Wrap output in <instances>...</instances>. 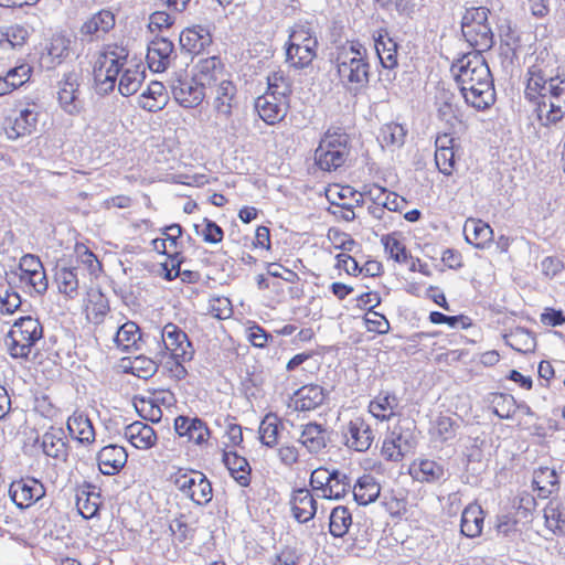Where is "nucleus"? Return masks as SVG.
<instances>
[{
    "mask_svg": "<svg viewBox=\"0 0 565 565\" xmlns=\"http://www.w3.org/2000/svg\"><path fill=\"white\" fill-rule=\"evenodd\" d=\"M451 72L468 105L486 110L495 103L493 77L482 53L463 54L452 63Z\"/></svg>",
    "mask_w": 565,
    "mask_h": 565,
    "instance_id": "f257e3e1",
    "label": "nucleus"
},
{
    "mask_svg": "<svg viewBox=\"0 0 565 565\" xmlns=\"http://www.w3.org/2000/svg\"><path fill=\"white\" fill-rule=\"evenodd\" d=\"M525 97L536 103L543 126L558 122L565 116V77L547 76L539 65L527 68Z\"/></svg>",
    "mask_w": 565,
    "mask_h": 565,
    "instance_id": "f03ea898",
    "label": "nucleus"
},
{
    "mask_svg": "<svg viewBox=\"0 0 565 565\" xmlns=\"http://www.w3.org/2000/svg\"><path fill=\"white\" fill-rule=\"evenodd\" d=\"M334 63L341 85L358 95L370 82V63L365 46L356 40L337 46Z\"/></svg>",
    "mask_w": 565,
    "mask_h": 565,
    "instance_id": "7ed1b4c3",
    "label": "nucleus"
},
{
    "mask_svg": "<svg viewBox=\"0 0 565 565\" xmlns=\"http://www.w3.org/2000/svg\"><path fill=\"white\" fill-rule=\"evenodd\" d=\"M128 58V50L124 46L107 45L100 52L95 66L94 78L99 95H107L114 90L119 73Z\"/></svg>",
    "mask_w": 565,
    "mask_h": 565,
    "instance_id": "20e7f679",
    "label": "nucleus"
},
{
    "mask_svg": "<svg viewBox=\"0 0 565 565\" xmlns=\"http://www.w3.org/2000/svg\"><path fill=\"white\" fill-rule=\"evenodd\" d=\"M43 338V326L31 316H23L14 321L7 334L10 340L9 353L14 359L28 360L32 348Z\"/></svg>",
    "mask_w": 565,
    "mask_h": 565,
    "instance_id": "39448f33",
    "label": "nucleus"
},
{
    "mask_svg": "<svg viewBox=\"0 0 565 565\" xmlns=\"http://www.w3.org/2000/svg\"><path fill=\"white\" fill-rule=\"evenodd\" d=\"M417 445L416 424L409 418H399L390 429L382 446V456L388 461H401Z\"/></svg>",
    "mask_w": 565,
    "mask_h": 565,
    "instance_id": "423d86ee",
    "label": "nucleus"
},
{
    "mask_svg": "<svg viewBox=\"0 0 565 565\" xmlns=\"http://www.w3.org/2000/svg\"><path fill=\"white\" fill-rule=\"evenodd\" d=\"M349 152V136L340 128L329 129L316 149L315 160L321 170L332 171L344 164Z\"/></svg>",
    "mask_w": 565,
    "mask_h": 565,
    "instance_id": "0eeeda50",
    "label": "nucleus"
},
{
    "mask_svg": "<svg viewBox=\"0 0 565 565\" xmlns=\"http://www.w3.org/2000/svg\"><path fill=\"white\" fill-rule=\"evenodd\" d=\"M167 84L173 99L183 108H196L206 96L202 84L185 71L173 72Z\"/></svg>",
    "mask_w": 565,
    "mask_h": 565,
    "instance_id": "6e6552de",
    "label": "nucleus"
},
{
    "mask_svg": "<svg viewBox=\"0 0 565 565\" xmlns=\"http://www.w3.org/2000/svg\"><path fill=\"white\" fill-rule=\"evenodd\" d=\"M174 484L198 505H206L213 498L212 483L201 471L180 473L175 477Z\"/></svg>",
    "mask_w": 565,
    "mask_h": 565,
    "instance_id": "1a4fd4ad",
    "label": "nucleus"
},
{
    "mask_svg": "<svg viewBox=\"0 0 565 565\" xmlns=\"http://www.w3.org/2000/svg\"><path fill=\"white\" fill-rule=\"evenodd\" d=\"M374 47L381 66L385 72H380V81L392 83L396 78L395 68L398 66V44L388 36L387 32H381L374 38Z\"/></svg>",
    "mask_w": 565,
    "mask_h": 565,
    "instance_id": "9d476101",
    "label": "nucleus"
},
{
    "mask_svg": "<svg viewBox=\"0 0 565 565\" xmlns=\"http://www.w3.org/2000/svg\"><path fill=\"white\" fill-rule=\"evenodd\" d=\"M164 349L175 361L186 362L193 359L194 350L188 334L174 323H168L161 332Z\"/></svg>",
    "mask_w": 565,
    "mask_h": 565,
    "instance_id": "9b49d317",
    "label": "nucleus"
},
{
    "mask_svg": "<svg viewBox=\"0 0 565 565\" xmlns=\"http://www.w3.org/2000/svg\"><path fill=\"white\" fill-rule=\"evenodd\" d=\"M9 495L19 509H26L45 495V488L35 478H22L10 484Z\"/></svg>",
    "mask_w": 565,
    "mask_h": 565,
    "instance_id": "f8f14e48",
    "label": "nucleus"
},
{
    "mask_svg": "<svg viewBox=\"0 0 565 565\" xmlns=\"http://www.w3.org/2000/svg\"><path fill=\"white\" fill-rule=\"evenodd\" d=\"M342 435L345 446L360 452L369 450L374 440L371 426L360 416L352 418L343 427Z\"/></svg>",
    "mask_w": 565,
    "mask_h": 565,
    "instance_id": "ddd939ff",
    "label": "nucleus"
},
{
    "mask_svg": "<svg viewBox=\"0 0 565 565\" xmlns=\"http://www.w3.org/2000/svg\"><path fill=\"white\" fill-rule=\"evenodd\" d=\"M79 75L76 72L64 74L60 82L58 104L68 115H78L83 109V102L79 98Z\"/></svg>",
    "mask_w": 565,
    "mask_h": 565,
    "instance_id": "4468645a",
    "label": "nucleus"
},
{
    "mask_svg": "<svg viewBox=\"0 0 565 565\" xmlns=\"http://www.w3.org/2000/svg\"><path fill=\"white\" fill-rule=\"evenodd\" d=\"M177 57L174 44L164 36H156L148 45L147 62L151 71L163 72Z\"/></svg>",
    "mask_w": 565,
    "mask_h": 565,
    "instance_id": "2eb2a0df",
    "label": "nucleus"
},
{
    "mask_svg": "<svg viewBox=\"0 0 565 565\" xmlns=\"http://www.w3.org/2000/svg\"><path fill=\"white\" fill-rule=\"evenodd\" d=\"M38 115L33 104V108L26 107L20 109L18 115L7 117L4 121L7 137L11 140H17L31 135L35 130Z\"/></svg>",
    "mask_w": 565,
    "mask_h": 565,
    "instance_id": "dca6fc26",
    "label": "nucleus"
},
{
    "mask_svg": "<svg viewBox=\"0 0 565 565\" xmlns=\"http://www.w3.org/2000/svg\"><path fill=\"white\" fill-rule=\"evenodd\" d=\"M288 108V102L265 93L255 100V109L267 125L280 122L286 117Z\"/></svg>",
    "mask_w": 565,
    "mask_h": 565,
    "instance_id": "f3484780",
    "label": "nucleus"
},
{
    "mask_svg": "<svg viewBox=\"0 0 565 565\" xmlns=\"http://www.w3.org/2000/svg\"><path fill=\"white\" fill-rule=\"evenodd\" d=\"M213 40L210 30L202 25L184 29L179 36L182 51L198 55L211 46Z\"/></svg>",
    "mask_w": 565,
    "mask_h": 565,
    "instance_id": "a211bd4d",
    "label": "nucleus"
},
{
    "mask_svg": "<svg viewBox=\"0 0 565 565\" xmlns=\"http://www.w3.org/2000/svg\"><path fill=\"white\" fill-rule=\"evenodd\" d=\"M128 454L122 446L110 444L103 447L97 454V463L105 476L117 475L126 465Z\"/></svg>",
    "mask_w": 565,
    "mask_h": 565,
    "instance_id": "6ab92c4d",
    "label": "nucleus"
},
{
    "mask_svg": "<svg viewBox=\"0 0 565 565\" xmlns=\"http://www.w3.org/2000/svg\"><path fill=\"white\" fill-rule=\"evenodd\" d=\"M328 430L316 422L301 425L299 443L310 452L319 454L327 447Z\"/></svg>",
    "mask_w": 565,
    "mask_h": 565,
    "instance_id": "aec40b11",
    "label": "nucleus"
},
{
    "mask_svg": "<svg viewBox=\"0 0 565 565\" xmlns=\"http://www.w3.org/2000/svg\"><path fill=\"white\" fill-rule=\"evenodd\" d=\"M291 510L294 518L299 523H307L317 513V501L308 489H297L292 493Z\"/></svg>",
    "mask_w": 565,
    "mask_h": 565,
    "instance_id": "412c9836",
    "label": "nucleus"
},
{
    "mask_svg": "<svg viewBox=\"0 0 565 565\" xmlns=\"http://www.w3.org/2000/svg\"><path fill=\"white\" fill-rule=\"evenodd\" d=\"M399 399L394 392L381 391L369 404V412L379 420H390L397 413Z\"/></svg>",
    "mask_w": 565,
    "mask_h": 565,
    "instance_id": "4be33fe9",
    "label": "nucleus"
},
{
    "mask_svg": "<svg viewBox=\"0 0 565 565\" xmlns=\"http://www.w3.org/2000/svg\"><path fill=\"white\" fill-rule=\"evenodd\" d=\"M43 452L56 460L65 462L68 457V444L62 428H51L42 436Z\"/></svg>",
    "mask_w": 565,
    "mask_h": 565,
    "instance_id": "5701e85b",
    "label": "nucleus"
},
{
    "mask_svg": "<svg viewBox=\"0 0 565 565\" xmlns=\"http://www.w3.org/2000/svg\"><path fill=\"white\" fill-rule=\"evenodd\" d=\"M125 438L137 449H149L156 445L154 429L142 422H134L125 427Z\"/></svg>",
    "mask_w": 565,
    "mask_h": 565,
    "instance_id": "b1692460",
    "label": "nucleus"
},
{
    "mask_svg": "<svg viewBox=\"0 0 565 565\" xmlns=\"http://www.w3.org/2000/svg\"><path fill=\"white\" fill-rule=\"evenodd\" d=\"M198 73L194 76L199 83L205 86H212L224 78V64L220 56L213 55L200 60L198 65Z\"/></svg>",
    "mask_w": 565,
    "mask_h": 565,
    "instance_id": "393cba45",
    "label": "nucleus"
},
{
    "mask_svg": "<svg viewBox=\"0 0 565 565\" xmlns=\"http://www.w3.org/2000/svg\"><path fill=\"white\" fill-rule=\"evenodd\" d=\"M409 473L416 481L434 483L445 479L446 469L435 460L420 459L411 465Z\"/></svg>",
    "mask_w": 565,
    "mask_h": 565,
    "instance_id": "a878e982",
    "label": "nucleus"
},
{
    "mask_svg": "<svg viewBox=\"0 0 565 565\" xmlns=\"http://www.w3.org/2000/svg\"><path fill=\"white\" fill-rule=\"evenodd\" d=\"M223 462L228 469L231 477L241 487H248L250 484L252 468L245 457L239 456L237 451H224Z\"/></svg>",
    "mask_w": 565,
    "mask_h": 565,
    "instance_id": "bb28decb",
    "label": "nucleus"
},
{
    "mask_svg": "<svg viewBox=\"0 0 565 565\" xmlns=\"http://www.w3.org/2000/svg\"><path fill=\"white\" fill-rule=\"evenodd\" d=\"M214 109L218 115L228 118L232 115L233 102L236 97L237 88L230 79H222L220 83L214 84Z\"/></svg>",
    "mask_w": 565,
    "mask_h": 565,
    "instance_id": "cd10ccee",
    "label": "nucleus"
},
{
    "mask_svg": "<svg viewBox=\"0 0 565 565\" xmlns=\"http://www.w3.org/2000/svg\"><path fill=\"white\" fill-rule=\"evenodd\" d=\"M484 514L477 503L467 505L461 513L460 532L462 535L473 539L482 533Z\"/></svg>",
    "mask_w": 565,
    "mask_h": 565,
    "instance_id": "c85d7f7f",
    "label": "nucleus"
},
{
    "mask_svg": "<svg viewBox=\"0 0 565 565\" xmlns=\"http://www.w3.org/2000/svg\"><path fill=\"white\" fill-rule=\"evenodd\" d=\"M295 409L298 412H308L322 405L326 393L320 385L309 384L300 387L295 393Z\"/></svg>",
    "mask_w": 565,
    "mask_h": 565,
    "instance_id": "c756f323",
    "label": "nucleus"
},
{
    "mask_svg": "<svg viewBox=\"0 0 565 565\" xmlns=\"http://www.w3.org/2000/svg\"><path fill=\"white\" fill-rule=\"evenodd\" d=\"M461 32L465 40L475 49L473 51L483 53L490 50L494 44L493 32L490 24L461 28Z\"/></svg>",
    "mask_w": 565,
    "mask_h": 565,
    "instance_id": "7c9ffc66",
    "label": "nucleus"
},
{
    "mask_svg": "<svg viewBox=\"0 0 565 565\" xmlns=\"http://www.w3.org/2000/svg\"><path fill=\"white\" fill-rule=\"evenodd\" d=\"M167 103V88L161 82H151L148 88L139 96V106L151 113L163 109Z\"/></svg>",
    "mask_w": 565,
    "mask_h": 565,
    "instance_id": "2f4dec72",
    "label": "nucleus"
},
{
    "mask_svg": "<svg viewBox=\"0 0 565 565\" xmlns=\"http://www.w3.org/2000/svg\"><path fill=\"white\" fill-rule=\"evenodd\" d=\"M115 26V15L108 10H100L90 17L81 28L83 35L99 39Z\"/></svg>",
    "mask_w": 565,
    "mask_h": 565,
    "instance_id": "473e14b6",
    "label": "nucleus"
},
{
    "mask_svg": "<svg viewBox=\"0 0 565 565\" xmlns=\"http://www.w3.org/2000/svg\"><path fill=\"white\" fill-rule=\"evenodd\" d=\"M381 492V487L371 475H363L353 486V498L359 505L374 502Z\"/></svg>",
    "mask_w": 565,
    "mask_h": 565,
    "instance_id": "72a5a7b5",
    "label": "nucleus"
},
{
    "mask_svg": "<svg viewBox=\"0 0 565 565\" xmlns=\"http://www.w3.org/2000/svg\"><path fill=\"white\" fill-rule=\"evenodd\" d=\"M466 242L477 248H484L493 237L491 226L481 220H468L463 227Z\"/></svg>",
    "mask_w": 565,
    "mask_h": 565,
    "instance_id": "f704fd0d",
    "label": "nucleus"
},
{
    "mask_svg": "<svg viewBox=\"0 0 565 565\" xmlns=\"http://www.w3.org/2000/svg\"><path fill=\"white\" fill-rule=\"evenodd\" d=\"M500 39V55L502 62L513 65L514 62L518 61L519 53L522 49L521 35L515 29L508 26L507 30L501 33Z\"/></svg>",
    "mask_w": 565,
    "mask_h": 565,
    "instance_id": "c9c22d12",
    "label": "nucleus"
},
{
    "mask_svg": "<svg viewBox=\"0 0 565 565\" xmlns=\"http://www.w3.org/2000/svg\"><path fill=\"white\" fill-rule=\"evenodd\" d=\"M67 429L82 444H90L95 439V430L90 419L83 414H74L67 420Z\"/></svg>",
    "mask_w": 565,
    "mask_h": 565,
    "instance_id": "e433bc0d",
    "label": "nucleus"
},
{
    "mask_svg": "<svg viewBox=\"0 0 565 565\" xmlns=\"http://www.w3.org/2000/svg\"><path fill=\"white\" fill-rule=\"evenodd\" d=\"M533 483L536 486L540 495L547 498L558 490V476L555 469L541 467L534 472Z\"/></svg>",
    "mask_w": 565,
    "mask_h": 565,
    "instance_id": "4c0bfd02",
    "label": "nucleus"
},
{
    "mask_svg": "<svg viewBox=\"0 0 565 565\" xmlns=\"http://www.w3.org/2000/svg\"><path fill=\"white\" fill-rule=\"evenodd\" d=\"M317 56V49H306L286 43V62L294 68L308 67Z\"/></svg>",
    "mask_w": 565,
    "mask_h": 565,
    "instance_id": "58836bf2",
    "label": "nucleus"
},
{
    "mask_svg": "<svg viewBox=\"0 0 565 565\" xmlns=\"http://www.w3.org/2000/svg\"><path fill=\"white\" fill-rule=\"evenodd\" d=\"M55 280L57 284L58 291L68 298L73 299L77 296L78 290V278L77 268L75 267H61L57 268L55 274Z\"/></svg>",
    "mask_w": 565,
    "mask_h": 565,
    "instance_id": "ea45409f",
    "label": "nucleus"
},
{
    "mask_svg": "<svg viewBox=\"0 0 565 565\" xmlns=\"http://www.w3.org/2000/svg\"><path fill=\"white\" fill-rule=\"evenodd\" d=\"M407 129L397 122H388L382 126L377 139L382 146L401 148L405 143Z\"/></svg>",
    "mask_w": 565,
    "mask_h": 565,
    "instance_id": "a19ab883",
    "label": "nucleus"
},
{
    "mask_svg": "<svg viewBox=\"0 0 565 565\" xmlns=\"http://www.w3.org/2000/svg\"><path fill=\"white\" fill-rule=\"evenodd\" d=\"M352 525V514L347 507L339 505L330 514L329 531L334 537H343Z\"/></svg>",
    "mask_w": 565,
    "mask_h": 565,
    "instance_id": "79ce46f5",
    "label": "nucleus"
},
{
    "mask_svg": "<svg viewBox=\"0 0 565 565\" xmlns=\"http://www.w3.org/2000/svg\"><path fill=\"white\" fill-rule=\"evenodd\" d=\"M145 79V71L139 65L126 68L119 79L118 90L122 96H131L138 92Z\"/></svg>",
    "mask_w": 565,
    "mask_h": 565,
    "instance_id": "37998d69",
    "label": "nucleus"
},
{
    "mask_svg": "<svg viewBox=\"0 0 565 565\" xmlns=\"http://www.w3.org/2000/svg\"><path fill=\"white\" fill-rule=\"evenodd\" d=\"M267 90L265 94L275 96L278 99H285L289 103L291 95V83L282 71L274 72L267 77Z\"/></svg>",
    "mask_w": 565,
    "mask_h": 565,
    "instance_id": "c03bdc74",
    "label": "nucleus"
},
{
    "mask_svg": "<svg viewBox=\"0 0 565 565\" xmlns=\"http://www.w3.org/2000/svg\"><path fill=\"white\" fill-rule=\"evenodd\" d=\"M351 478L343 471L333 469L328 488L324 489V499H341L351 489Z\"/></svg>",
    "mask_w": 565,
    "mask_h": 565,
    "instance_id": "a18cd8bd",
    "label": "nucleus"
},
{
    "mask_svg": "<svg viewBox=\"0 0 565 565\" xmlns=\"http://www.w3.org/2000/svg\"><path fill=\"white\" fill-rule=\"evenodd\" d=\"M29 38V31L21 24L0 26V49L22 46Z\"/></svg>",
    "mask_w": 565,
    "mask_h": 565,
    "instance_id": "49530a36",
    "label": "nucleus"
},
{
    "mask_svg": "<svg viewBox=\"0 0 565 565\" xmlns=\"http://www.w3.org/2000/svg\"><path fill=\"white\" fill-rule=\"evenodd\" d=\"M490 406L495 416L501 419H510L515 413V399L512 395L504 393H491L489 396Z\"/></svg>",
    "mask_w": 565,
    "mask_h": 565,
    "instance_id": "de8ad7c7",
    "label": "nucleus"
},
{
    "mask_svg": "<svg viewBox=\"0 0 565 565\" xmlns=\"http://www.w3.org/2000/svg\"><path fill=\"white\" fill-rule=\"evenodd\" d=\"M280 420L277 415L269 413L267 414L259 425V439L264 446L273 448L278 440Z\"/></svg>",
    "mask_w": 565,
    "mask_h": 565,
    "instance_id": "09e8293b",
    "label": "nucleus"
},
{
    "mask_svg": "<svg viewBox=\"0 0 565 565\" xmlns=\"http://www.w3.org/2000/svg\"><path fill=\"white\" fill-rule=\"evenodd\" d=\"M504 339L508 345L519 352H530L535 348V338L527 329L522 327H518L505 334Z\"/></svg>",
    "mask_w": 565,
    "mask_h": 565,
    "instance_id": "8fccbe9b",
    "label": "nucleus"
},
{
    "mask_svg": "<svg viewBox=\"0 0 565 565\" xmlns=\"http://www.w3.org/2000/svg\"><path fill=\"white\" fill-rule=\"evenodd\" d=\"M77 509L84 519H92L97 515L102 500L100 494L92 491H82L77 494Z\"/></svg>",
    "mask_w": 565,
    "mask_h": 565,
    "instance_id": "3c124183",
    "label": "nucleus"
},
{
    "mask_svg": "<svg viewBox=\"0 0 565 565\" xmlns=\"http://www.w3.org/2000/svg\"><path fill=\"white\" fill-rule=\"evenodd\" d=\"M287 43H291L294 46H302V49H318L316 33L306 24H296L289 33Z\"/></svg>",
    "mask_w": 565,
    "mask_h": 565,
    "instance_id": "603ef678",
    "label": "nucleus"
},
{
    "mask_svg": "<svg viewBox=\"0 0 565 565\" xmlns=\"http://www.w3.org/2000/svg\"><path fill=\"white\" fill-rule=\"evenodd\" d=\"M138 340H140L139 327L132 321L124 323L117 330L114 338L116 345L124 351H128L130 348L135 347Z\"/></svg>",
    "mask_w": 565,
    "mask_h": 565,
    "instance_id": "864d4df0",
    "label": "nucleus"
},
{
    "mask_svg": "<svg viewBox=\"0 0 565 565\" xmlns=\"http://www.w3.org/2000/svg\"><path fill=\"white\" fill-rule=\"evenodd\" d=\"M458 424L449 416H438L430 429V434L434 438H437L441 443L448 441L456 436Z\"/></svg>",
    "mask_w": 565,
    "mask_h": 565,
    "instance_id": "5fc2aeb1",
    "label": "nucleus"
},
{
    "mask_svg": "<svg viewBox=\"0 0 565 565\" xmlns=\"http://www.w3.org/2000/svg\"><path fill=\"white\" fill-rule=\"evenodd\" d=\"M71 41L64 35H54L47 46V55L52 64H61L70 53Z\"/></svg>",
    "mask_w": 565,
    "mask_h": 565,
    "instance_id": "6e6d98bb",
    "label": "nucleus"
},
{
    "mask_svg": "<svg viewBox=\"0 0 565 565\" xmlns=\"http://www.w3.org/2000/svg\"><path fill=\"white\" fill-rule=\"evenodd\" d=\"M195 233L210 244H217L223 239L224 231L214 221L205 217L202 224L194 225Z\"/></svg>",
    "mask_w": 565,
    "mask_h": 565,
    "instance_id": "4d7b16f0",
    "label": "nucleus"
},
{
    "mask_svg": "<svg viewBox=\"0 0 565 565\" xmlns=\"http://www.w3.org/2000/svg\"><path fill=\"white\" fill-rule=\"evenodd\" d=\"M428 319L434 324H447L450 328L467 329L472 324L471 319L465 315L447 316L439 311H431Z\"/></svg>",
    "mask_w": 565,
    "mask_h": 565,
    "instance_id": "13d9d810",
    "label": "nucleus"
},
{
    "mask_svg": "<svg viewBox=\"0 0 565 565\" xmlns=\"http://www.w3.org/2000/svg\"><path fill=\"white\" fill-rule=\"evenodd\" d=\"M210 435V428L203 419L199 417L191 418L190 428L186 436L189 441H193L195 445L201 446L207 443Z\"/></svg>",
    "mask_w": 565,
    "mask_h": 565,
    "instance_id": "bf43d9fd",
    "label": "nucleus"
},
{
    "mask_svg": "<svg viewBox=\"0 0 565 565\" xmlns=\"http://www.w3.org/2000/svg\"><path fill=\"white\" fill-rule=\"evenodd\" d=\"M382 243L384 244L385 252H387L391 258L396 263H406L408 257H411L405 245L397 238L386 235L382 238Z\"/></svg>",
    "mask_w": 565,
    "mask_h": 565,
    "instance_id": "052dcab7",
    "label": "nucleus"
},
{
    "mask_svg": "<svg viewBox=\"0 0 565 565\" xmlns=\"http://www.w3.org/2000/svg\"><path fill=\"white\" fill-rule=\"evenodd\" d=\"M0 311L6 315H11L20 308V306L22 305V300L20 295L12 288L2 287L0 289Z\"/></svg>",
    "mask_w": 565,
    "mask_h": 565,
    "instance_id": "680f3d73",
    "label": "nucleus"
},
{
    "mask_svg": "<svg viewBox=\"0 0 565 565\" xmlns=\"http://www.w3.org/2000/svg\"><path fill=\"white\" fill-rule=\"evenodd\" d=\"M489 13L490 10L486 7L467 9L461 19V28L489 24Z\"/></svg>",
    "mask_w": 565,
    "mask_h": 565,
    "instance_id": "e2e57ef3",
    "label": "nucleus"
},
{
    "mask_svg": "<svg viewBox=\"0 0 565 565\" xmlns=\"http://www.w3.org/2000/svg\"><path fill=\"white\" fill-rule=\"evenodd\" d=\"M443 102L438 105L437 116L448 125H454L458 120V106L452 103V96L444 94Z\"/></svg>",
    "mask_w": 565,
    "mask_h": 565,
    "instance_id": "0e129e2a",
    "label": "nucleus"
},
{
    "mask_svg": "<svg viewBox=\"0 0 565 565\" xmlns=\"http://www.w3.org/2000/svg\"><path fill=\"white\" fill-rule=\"evenodd\" d=\"M169 530L180 543L193 537L194 531L185 522V515L182 513L171 521Z\"/></svg>",
    "mask_w": 565,
    "mask_h": 565,
    "instance_id": "69168bd1",
    "label": "nucleus"
},
{
    "mask_svg": "<svg viewBox=\"0 0 565 565\" xmlns=\"http://www.w3.org/2000/svg\"><path fill=\"white\" fill-rule=\"evenodd\" d=\"M43 264L39 256L33 254H25L20 258L19 268L21 270L20 280L24 281L28 277L42 269Z\"/></svg>",
    "mask_w": 565,
    "mask_h": 565,
    "instance_id": "338daca9",
    "label": "nucleus"
},
{
    "mask_svg": "<svg viewBox=\"0 0 565 565\" xmlns=\"http://www.w3.org/2000/svg\"><path fill=\"white\" fill-rule=\"evenodd\" d=\"M435 162L438 170L445 175H451L455 168V152L454 149L436 150Z\"/></svg>",
    "mask_w": 565,
    "mask_h": 565,
    "instance_id": "774afa93",
    "label": "nucleus"
}]
</instances>
